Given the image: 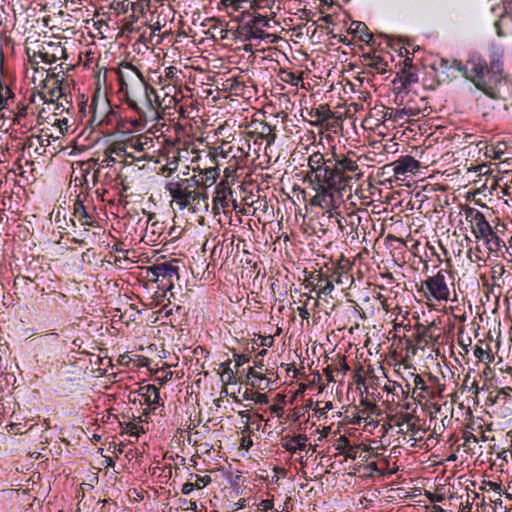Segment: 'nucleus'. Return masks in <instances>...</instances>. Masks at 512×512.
Listing matches in <instances>:
<instances>
[{
	"mask_svg": "<svg viewBox=\"0 0 512 512\" xmlns=\"http://www.w3.org/2000/svg\"><path fill=\"white\" fill-rule=\"evenodd\" d=\"M360 156L354 151L323 154L311 153L307 159V171L304 181L314 191L310 205L320 207L330 213V217L342 203V194L347 187L358 182L363 172L358 164Z\"/></svg>",
	"mask_w": 512,
	"mask_h": 512,
	"instance_id": "nucleus-1",
	"label": "nucleus"
},
{
	"mask_svg": "<svg viewBox=\"0 0 512 512\" xmlns=\"http://www.w3.org/2000/svg\"><path fill=\"white\" fill-rule=\"evenodd\" d=\"M461 75L472 82L475 87L491 99L509 100L512 83L504 75L503 54L493 51L489 61L479 54H471L463 63L453 59L450 64Z\"/></svg>",
	"mask_w": 512,
	"mask_h": 512,
	"instance_id": "nucleus-2",
	"label": "nucleus"
},
{
	"mask_svg": "<svg viewBox=\"0 0 512 512\" xmlns=\"http://www.w3.org/2000/svg\"><path fill=\"white\" fill-rule=\"evenodd\" d=\"M119 92L124 102L135 112L140 120L155 121L160 117L162 103L153 86L145 79L141 71L131 63L120 64L118 71Z\"/></svg>",
	"mask_w": 512,
	"mask_h": 512,
	"instance_id": "nucleus-3",
	"label": "nucleus"
},
{
	"mask_svg": "<svg viewBox=\"0 0 512 512\" xmlns=\"http://www.w3.org/2000/svg\"><path fill=\"white\" fill-rule=\"evenodd\" d=\"M198 186L196 176L185 178L177 175L165 184V190L171 197V203L180 211L187 209L191 213H200L207 211L209 204L207 193L199 190Z\"/></svg>",
	"mask_w": 512,
	"mask_h": 512,
	"instance_id": "nucleus-4",
	"label": "nucleus"
},
{
	"mask_svg": "<svg viewBox=\"0 0 512 512\" xmlns=\"http://www.w3.org/2000/svg\"><path fill=\"white\" fill-rule=\"evenodd\" d=\"M260 126L261 130L258 133L249 131L244 133L239 139L233 138L235 143L231 145L228 157L229 162L236 163L238 166H246L251 149V140H253L254 145L258 144V139L266 140L267 146H270L274 142L276 135L272 133L271 126L263 123H261Z\"/></svg>",
	"mask_w": 512,
	"mask_h": 512,
	"instance_id": "nucleus-5",
	"label": "nucleus"
},
{
	"mask_svg": "<svg viewBox=\"0 0 512 512\" xmlns=\"http://www.w3.org/2000/svg\"><path fill=\"white\" fill-rule=\"evenodd\" d=\"M450 284L453 285L449 272L441 269L422 281L418 292L427 301L447 302L450 299Z\"/></svg>",
	"mask_w": 512,
	"mask_h": 512,
	"instance_id": "nucleus-6",
	"label": "nucleus"
},
{
	"mask_svg": "<svg viewBox=\"0 0 512 512\" xmlns=\"http://www.w3.org/2000/svg\"><path fill=\"white\" fill-rule=\"evenodd\" d=\"M276 22L267 16H253L239 26V34L245 40H260L267 44H273L277 41V36L270 33Z\"/></svg>",
	"mask_w": 512,
	"mask_h": 512,
	"instance_id": "nucleus-7",
	"label": "nucleus"
},
{
	"mask_svg": "<svg viewBox=\"0 0 512 512\" xmlns=\"http://www.w3.org/2000/svg\"><path fill=\"white\" fill-rule=\"evenodd\" d=\"M34 100L35 95L32 94L28 99L17 101L15 107L9 110L8 114L2 113V117L11 119L12 124L20 129L30 131L36 121L34 107L32 106Z\"/></svg>",
	"mask_w": 512,
	"mask_h": 512,
	"instance_id": "nucleus-8",
	"label": "nucleus"
},
{
	"mask_svg": "<svg viewBox=\"0 0 512 512\" xmlns=\"http://www.w3.org/2000/svg\"><path fill=\"white\" fill-rule=\"evenodd\" d=\"M128 148L135 154V161L151 160L154 153L155 145L158 140L148 134H139L126 138Z\"/></svg>",
	"mask_w": 512,
	"mask_h": 512,
	"instance_id": "nucleus-9",
	"label": "nucleus"
},
{
	"mask_svg": "<svg viewBox=\"0 0 512 512\" xmlns=\"http://www.w3.org/2000/svg\"><path fill=\"white\" fill-rule=\"evenodd\" d=\"M43 90L39 92V96L45 103H56L57 106L64 108V101L68 103L67 95L59 81L55 78H49V74L41 80L39 85Z\"/></svg>",
	"mask_w": 512,
	"mask_h": 512,
	"instance_id": "nucleus-10",
	"label": "nucleus"
},
{
	"mask_svg": "<svg viewBox=\"0 0 512 512\" xmlns=\"http://www.w3.org/2000/svg\"><path fill=\"white\" fill-rule=\"evenodd\" d=\"M413 384V395L416 394V398L419 399L434 398L444 390V385L440 384L439 379L431 374H429L427 381L419 374L414 375Z\"/></svg>",
	"mask_w": 512,
	"mask_h": 512,
	"instance_id": "nucleus-11",
	"label": "nucleus"
},
{
	"mask_svg": "<svg viewBox=\"0 0 512 512\" xmlns=\"http://www.w3.org/2000/svg\"><path fill=\"white\" fill-rule=\"evenodd\" d=\"M147 277L152 282H163V280L179 281V267L173 262H161L148 267Z\"/></svg>",
	"mask_w": 512,
	"mask_h": 512,
	"instance_id": "nucleus-12",
	"label": "nucleus"
},
{
	"mask_svg": "<svg viewBox=\"0 0 512 512\" xmlns=\"http://www.w3.org/2000/svg\"><path fill=\"white\" fill-rule=\"evenodd\" d=\"M392 171L398 180H404L409 174H415L420 168V163L410 155L402 156L394 162L385 166Z\"/></svg>",
	"mask_w": 512,
	"mask_h": 512,
	"instance_id": "nucleus-13",
	"label": "nucleus"
},
{
	"mask_svg": "<svg viewBox=\"0 0 512 512\" xmlns=\"http://www.w3.org/2000/svg\"><path fill=\"white\" fill-rule=\"evenodd\" d=\"M39 54L42 63L51 65L58 60L66 59V49L60 41H44L39 46Z\"/></svg>",
	"mask_w": 512,
	"mask_h": 512,
	"instance_id": "nucleus-14",
	"label": "nucleus"
},
{
	"mask_svg": "<svg viewBox=\"0 0 512 512\" xmlns=\"http://www.w3.org/2000/svg\"><path fill=\"white\" fill-rule=\"evenodd\" d=\"M72 225L75 227L76 223L81 226L93 227L96 224V217L94 208L89 209L78 196L73 204V218L71 219Z\"/></svg>",
	"mask_w": 512,
	"mask_h": 512,
	"instance_id": "nucleus-15",
	"label": "nucleus"
},
{
	"mask_svg": "<svg viewBox=\"0 0 512 512\" xmlns=\"http://www.w3.org/2000/svg\"><path fill=\"white\" fill-rule=\"evenodd\" d=\"M466 219L470 222L471 232L475 239L481 238L491 228L484 214L479 210L469 208L466 211Z\"/></svg>",
	"mask_w": 512,
	"mask_h": 512,
	"instance_id": "nucleus-16",
	"label": "nucleus"
},
{
	"mask_svg": "<svg viewBox=\"0 0 512 512\" xmlns=\"http://www.w3.org/2000/svg\"><path fill=\"white\" fill-rule=\"evenodd\" d=\"M476 240L483 242L488 254L504 256L505 242L500 238L497 228L492 229L491 227L481 238Z\"/></svg>",
	"mask_w": 512,
	"mask_h": 512,
	"instance_id": "nucleus-17",
	"label": "nucleus"
},
{
	"mask_svg": "<svg viewBox=\"0 0 512 512\" xmlns=\"http://www.w3.org/2000/svg\"><path fill=\"white\" fill-rule=\"evenodd\" d=\"M133 401H139L141 404L144 403L149 407L159 404L160 402V393L159 389L155 385H143L140 386L139 389L133 393Z\"/></svg>",
	"mask_w": 512,
	"mask_h": 512,
	"instance_id": "nucleus-18",
	"label": "nucleus"
},
{
	"mask_svg": "<svg viewBox=\"0 0 512 512\" xmlns=\"http://www.w3.org/2000/svg\"><path fill=\"white\" fill-rule=\"evenodd\" d=\"M127 146L128 143L126 139L124 141H116L108 147L107 153H110L111 156L115 155L126 165L132 164L135 161V154H133Z\"/></svg>",
	"mask_w": 512,
	"mask_h": 512,
	"instance_id": "nucleus-19",
	"label": "nucleus"
},
{
	"mask_svg": "<svg viewBox=\"0 0 512 512\" xmlns=\"http://www.w3.org/2000/svg\"><path fill=\"white\" fill-rule=\"evenodd\" d=\"M281 446L291 454H297L307 449L308 437L305 434L286 436L282 439Z\"/></svg>",
	"mask_w": 512,
	"mask_h": 512,
	"instance_id": "nucleus-20",
	"label": "nucleus"
},
{
	"mask_svg": "<svg viewBox=\"0 0 512 512\" xmlns=\"http://www.w3.org/2000/svg\"><path fill=\"white\" fill-rule=\"evenodd\" d=\"M16 95L12 88L6 83L5 79L0 78V111L6 114L11 110V106L16 103Z\"/></svg>",
	"mask_w": 512,
	"mask_h": 512,
	"instance_id": "nucleus-21",
	"label": "nucleus"
},
{
	"mask_svg": "<svg viewBox=\"0 0 512 512\" xmlns=\"http://www.w3.org/2000/svg\"><path fill=\"white\" fill-rule=\"evenodd\" d=\"M178 84L165 83L162 90L165 91L163 99L160 100L162 103V110L171 108L179 103L182 99L181 93L177 90Z\"/></svg>",
	"mask_w": 512,
	"mask_h": 512,
	"instance_id": "nucleus-22",
	"label": "nucleus"
},
{
	"mask_svg": "<svg viewBox=\"0 0 512 512\" xmlns=\"http://www.w3.org/2000/svg\"><path fill=\"white\" fill-rule=\"evenodd\" d=\"M418 82V75L413 70L400 69L396 78L393 80L395 89L399 91L407 89L410 85Z\"/></svg>",
	"mask_w": 512,
	"mask_h": 512,
	"instance_id": "nucleus-23",
	"label": "nucleus"
},
{
	"mask_svg": "<svg viewBox=\"0 0 512 512\" xmlns=\"http://www.w3.org/2000/svg\"><path fill=\"white\" fill-rule=\"evenodd\" d=\"M154 216L150 215L148 218V224L145 229V233L143 236V239H145L147 242H157L160 238V236L163 234V224L159 223L158 221H153Z\"/></svg>",
	"mask_w": 512,
	"mask_h": 512,
	"instance_id": "nucleus-24",
	"label": "nucleus"
},
{
	"mask_svg": "<svg viewBox=\"0 0 512 512\" xmlns=\"http://www.w3.org/2000/svg\"><path fill=\"white\" fill-rule=\"evenodd\" d=\"M473 355L478 362L489 364L494 361V355L491 351L490 345L485 341H478L473 348Z\"/></svg>",
	"mask_w": 512,
	"mask_h": 512,
	"instance_id": "nucleus-25",
	"label": "nucleus"
},
{
	"mask_svg": "<svg viewBox=\"0 0 512 512\" xmlns=\"http://www.w3.org/2000/svg\"><path fill=\"white\" fill-rule=\"evenodd\" d=\"M164 157L166 164H172L176 170L178 169L179 163L181 161V151L174 143H168L164 147Z\"/></svg>",
	"mask_w": 512,
	"mask_h": 512,
	"instance_id": "nucleus-26",
	"label": "nucleus"
},
{
	"mask_svg": "<svg viewBox=\"0 0 512 512\" xmlns=\"http://www.w3.org/2000/svg\"><path fill=\"white\" fill-rule=\"evenodd\" d=\"M310 115L313 118V123L317 125L334 117V113L330 110L328 105H319L317 108L311 110Z\"/></svg>",
	"mask_w": 512,
	"mask_h": 512,
	"instance_id": "nucleus-27",
	"label": "nucleus"
},
{
	"mask_svg": "<svg viewBox=\"0 0 512 512\" xmlns=\"http://www.w3.org/2000/svg\"><path fill=\"white\" fill-rule=\"evenodd\" d=\"M366 66L375 70L379 74H385L387 72L388 64L380 55H364Z\"/></svg>",
	"mask_w": 512,
	"mask_h": 512,
	"instance_id": "nucleus-28",
	"label": "nucleus"
},
{
	"mask_svg": "<svg viewBox=\"0 0 512 512\" xmlns=\"http://www.w3.org/2000/svg\"><path fill=\"white\" fill-rule=\"evenodd\" d=\"M219 166L220 162L217 161L215 167L204 169L200 173L201 179L199 180V183L201 182L206 187L213 185L219 177Z\"/></svg>",
	"mask_w": 512,
	"mask_h": 512,
	"instance_id": "nucleus-29",
	"label": "nucleus"
},
{
	"mask_svg": "<svg viewBox=\"0 0 512 512\" xmlns=\"http://www.w3.org/2000/svg\"><path fill=\"white\" fill-rule=\"evenodd\" d=\"M231 145V141H222L220 145L212 147L209 151V154L213 157L214 160H216V162L219 161V158L228 160Z\"/></svg>",
	"mask_w": 512,
	"mask_h": 512,
	"instance_id": "nucleus-30",
	"label": "nucleus"
},
{
	"mask_svg": "<svg viewBox=\"0 0 512 512\" xmlns=\"http://www.w3.org/2000/svg\"><path fill=\"white\" fill-rule=\"evenodd\" d=\"M420 111V108H414L409 105H406L400 109H392L393 122H400L406 117H416L420 114Z\"/></svg>",
	"mask_w": 512,
	"mask_h": 512,
	"instance_id": "nucleus-31",
	"label": "nucleus"
},
{
	"mask_svg": "<svg viewBox=\"0 0 512 512\" xmlns=\"http://www.w3.org/2000/svg\"><path fill=\"white\" fill-rule=\"evenodd\" d=\"M138 420H139L138 423H136L134 421H129V422L121 424L122 432L129 434L130 436H134L136 438H138L141 434H144L145 430H144L143 426L140 425V423L143 422L142 416H139Z\"/></svg>",
	"mask_w": 512,
	"mask_h": 512,
	"instance_id": "nucleus-32",
	"label": "nucleus"
},
{
	"mask_svg": "<svg viewBox=\"0 0 512 512\" xmlns=\"http://www.w3.org/2000/svg\"><path fill=\"white\" fill-rule=\"evenodd\" d=\"M261 0H222V3L227 8H232L234 11L245 8V4H248L249 8L260 7Z\"/></svg>",
	"mask_w": 512,
	"mask_h": 512,
	"instance_id": "nucleus-33",
	"label": "nucleus"
},
{
	"mask_svg": "<svg viewBox=\"0 0 512 512\" xmlns=\"http://www.w3.org/2000/svg\"><path fill=\"white\" fill-rule=\"evenodd\" d=\"M50 144L49 136L48 135H32L27 138V140L24 143V148L31 149L32 147H38L42 148L45 151V148Z\"/></svg>",
	"mask_w": 512,
	"mask_h": 512,
	"instance_id": "nucleus-34",
	"label": "nucleus"
},
{
	"mask_svg": "<svg viewBox=\"0 0 512 512\" xmlns=\"http://www.w3.org/2000/svg\"><path fill=\"white\" fill-rule=\"evenodd\" d=\"M370 447L364 446L361 447L360 445L350 446L349 449L345 452L346 458L355 460L356 458H368V453L370 451Z\"/></svg>",
	"mask_w": 512,
	"mask_h": 512,
	"instance_id": "nucleus-35",
	"label": "nucleus"
},
{
	"mask_svg": "<svg viewBox=\"0 0 512 512\" xmlns=\"http://www.w3.org/2000/svg\"><path fill=\"white\" fill-rule=\"evenodd\" d=\"M180 74H181V71L179 69H177L175 66H169V67L165 68L164 76H161L160 79H161V81H164L167 83L180 84L181 83Z\"/></svg>",
	"mask_w": 512,
	"mask_h": 512,
	"instance_id": "nucleus-36",
	"label": "nucleus"
},
{
	"mask_svg": "<svg viewBox=\"0 0 512 512\" xmlns=\"http://www.w3.org/2000/svg\"><path fill=\"white\" fill-rule=\"evenodd\" d=\"M231 360H227L220 364L221 371V379L226 384L235 383V374L238 372L233 371L230 367Z\"/></svg>",
	"mask_w": 512,
	"mask_h": 512,
	"instance_id": "nucleus-37",
	"label": "nucleus"
},
{
	"mask_svg": "<svg viewBox=\"0 0 512 512\" xmlns=\"http://www.w3.org/2000/svg\"><path fill=\"white\" fill-rule=\"evenodd\" d=\"M419 420L416 419L415 421H413V423L411 425H409L406 429V434H409L410 435V441H412V446H414L416 444L417 441L419 440H422L423 438V433H425V430L421 429L418 425H417V422Z\"/></svg>",
	"mask_w": 512,
	"mask_h": 512,
	"instance_id": "nucleus-38",
	"label": "nucleus"
},
{
	"mask_svg": "<svg viewBox=\"0 0 512 512\" xmlns=\"http://www.w3.org/2000/svg\"><path fill=\"white\" fill-rule=\"evenodd\" d=\"M161 26L160 23L157 22L150 26V33L149 37L146 39V42L152 46L159 45L163 39V35H160L157 33V31H160Z\"/></svg>",
	"mask_w": 512,
	"mask_h": 512,
	"instance_id": "nucleus-39",
	"label": "nucleus"
},
{
	"mask_svg": "<svg viewBox=\"0 0 512 512\" xmlns=\"http://www.w3.org/2000/svg\"><path fill=\"white\" fill-rule=\"evenodd\" d=\"M225 90H229L231 93L238 95L243 90V83L235 78H228L223 84Z\"/></svg>",
	"mask_w": 512,
	"mask_h": 512,
	"instance_id": "nucleus-40",
	"label": "nucleus"
},
{
	"mask_svg": "<svg viewBox=\"0 0 512 512\" xmlns=\"http://www.w3.org/2000/svg\"><path fill=\"white\" fill-rule=\"evenodd\" d=\"M281 79L284 82L289 83L293 86H298L299 82L302 81L301 75H297L296 73H294L292 71H286V70L281 71Z\"/></svg>",
	"mask_w": 512,
	"mask_h": 512,
	"instance_id": "nucleus-41",
	"label": "nucleus"
},
{
	"mask_svg": "<svg viewBox=\"0 0 512 512\" xmlns=\"http://www.w3.org/2000/svg\"><path fill=\"white\" fill-rule=\"evenodd\" d=\"M355 25L354 31L360 33V39L365 42H369L372 39V34L367 32V26L362 22H353L352 26Z\"/></svg>",
	"mask_w": 512,
	"mask_h": 512,
	"instance_id": "nucleus-42",
	"label": "nucleus"
},
{
	"mask_svg": "<svg viewBox=\"0 0 512 512\" xmlns=\"http://www.w3.org/2000/svg\"><path fill=\"white\" fill-rule=\"evenodd\" d=\"M227 194H231V191L227 190L226 188L220 189L219 187H217L216 196L214 197L215 206H218V204H220V206L222 208H225L227 206V202H226Z\"/></svg>",
	"mask_w": 512,
	"mask_h": 512,
	"instance_id": "nucleus-43",
	"label": "nucleus"
},
{
	"mask_svg": "<svg viewBox=\"0 0 512 512\" xmlns=\"http://www.w3.org/2000/svg\"><path fill=\"white\" fill-rule=\"evenodd\" d=\"M29 62L33 66L36 72H39V64L42 62L40 59L39 49L32 50L31 48L26 49Z\"/></svg>",
	"mask_w": 512,
	"mask_h": 512,
	"instance_id": "nucleus-44",
	"label": "nucleus"
},
{
	"mask_svg": "<svg viewBox=\"0 0 512 512\" xmlns=\"http://www.w3.org/2000/svg\"><path fill=\"white\" fill-rule=\"evenodd\" d=\"M462 438L464 439L463 447L466 448V451L471 450V444L478 442V438L468 430L463 431Z\"/></svg>",
	"mask_w": 512,
	"mask_h": 512,
	"instance_id": "nucleus-45",
	"label": "nucleus"
},
{
	"mask_svg": "<svg viewBox=\"0 0 512 512\" xmlns=\"http://www.w3.org/2000/svg\"><path fill=\"white\" fill-rule=\"evenodd\" d=\"M316 286L319 288L318 290V297L324 295V296H327V295H330L331 292L334 290V284H333V281L328 279V281H325V284L324 285H321V284H316Z\"/></svg>",
	"mask_w": 512,
	"mask_h": 512,
	"instance_id": "nucleus-46",
	"label": "nucleus"
},
{
	"mask_svg": "<svg viewBox=\"0 0 512 512\" xmlns=\"http://www.w3.org/2000/svg\"><path fill=\"white\" fill-rule=\"evenodd\" d=\"M416 418L411 413H402L398 416L397 421L395 423L396 426L406 425L407 427L415 421Z\"/></svg>",
	"mask_w": 512,
	"mask_h": 512,
	"instance_id": "nucleus-47",
	"label": "nucleus"
},
{
	"mask_svg": "<svg viewBox=\"0 0 512 512\" xmlns=\"http://www.w3.org/2000/svg\"><path fill=\"white\" fill-rule=\"evenodd\" d=\"M176 280H163V282H156L158 289L161 291V296L164 297L167 291L173 289Z\"/></svg>",
	"mask_w": 512,
	"mask_h": 512,
	"instance_id": "nucleus-48",
	"label": "nucleus"
},
{
	"mask_svg": "<svg viewBox=\"0 0 512 512\" xmlns=\"http://www.w3.org/2000/svg\"><path fill=\"white\" fill-rule=\"evenodd\" d=\"M334 369H335V372L337 373V375H341L342 377H344L346 375V373L349 371L350 367L348 366L345 358L341 359L335 366H333ZM343 378L340 379V381H342Z\"/></svg>",
	"mask_w": 512,
	"mask_h": 512,
	"instance_id": "nucleus-49",
	"label": "nucleus"
},
{
	"mask_svg": "<svg viewBox=\"0 0 512 512\" xmlns=\"http://www.w3.org/2000/svg\"><path fill=\"white\" fill-rule=\"evenodd\" d=\"M227 163H228V165L224 169V176L226 179L233 177L238 169H243L245 167V166H238V165H236V163L229 162V161Z\"/></svg>",
	"mask_w": 512,
	"mask_h": 512,
	"instance_id": "nucleus-50",
	"label": "nucleus"
},
{
	"mask_svg": "<svg viewBox=\"0 0 512 512\" xmlns=\"http://www.w3.org/2000/svg\"><path fill=\"white\" fill-rule=\"evenodd\" d=\"M195 478H196V481H195L196 489H202L205 486H207L208 484H210L212 481L211 477L208 475H206V476L195 475Z\"/></svg>",
	"mask_w": 512,
	"mask_h": 512,
	"instance_id": "nucleus-51",
	"label": "nucleus"
},
{
	"mask_svg": "<svg viewBox=\"0 0 512 512\" xmlns=\"http://www.w3.org/2000/svg\"><path fill=\"white\" fill-rule=\"evenodd\" d=\"M350 443H349V440L347 437L345 436H341L338 440V444H337V450L341 453V454H345V452L349 449L350 447Z\"/></svg>",
	"mask_w": 512,
	"mask_h": 512,
	"instance_id": "nucleus-52",
	"label": "nucleus"
},
{
	"mask_svg": "<svg viewBox=\"0 0 512 512\" xmlns=\"http://www.w3.org/2000/svg\"><path fill=\"white\" fill-rule=\"evenodd\" d=\"M434 341V338L431 334H429V331L428 330H424L418 337V343L419 344H424V345H428L430 344L431 342Z\"/></svg>",
	"mask_w": 512,
	"mask_h": 512,
	"instance_id": "nucleus-53",
	"label": "nucleus"
},
{
	"mask_svg": "<svg viewBox=\"0 0 512 512\" xmlns=\"http://www.w3.org/2000/svg\"><path fill=\"white\" fill-rule=\"evenodd\" d=\"M234 360H235V368L238 371V369L242 365H244L245 363H247L249 361V358H248V356H246L244 354H236V353H234Z\"/></svg>",
	"mask_w": 512,
	"mask_h": 512,
	"instance_id": "nucleus-54",
	"label": "nucleus"
},
{
	"mask_svg": "<svg viewBox=\"0 0 512 512\" xmlns=\"http://www.w3.org/2000/svg\"><path fill=\"white\" fill-rule=\"evenodd\" d=\"M323 373L324 375L326 376V379L327 381L330 383V382H336L337 380L335 379V376H334V373H335V369L333 367V365H328L326 368L323 369Z\"/></svg>",
	"mask_w": 512,
	"mask_h": 512,
	"instance_id": "nucleus-55",
	"label": "nucleus"
},
{
	"mask_svg": "<svg viewBox=\"0 0 512 512\" xmlns=\"http://www.w3.org/2000/svg\"><path fill=\"white\" fill-rule=\"evenodd\" d=\"M251 400H253L255 403L259 404H267L268 403V397L266 394L255 392L253 393Z\"/></svg>",
	"mask_w": 512,
	"mask_h": 512,
	"instance_id": "nucleus-56",
	"label": "nucleus"
},
{
	"mask_svg": "<svg viewBox=\"0 0 512 512\" xmlns=\"http://www.w3.org/2000/svg\"><path fill=\"white\" fill-rule=\"evenodd\" d=\"M238 415L245 420L244 422V428L245 430H248L250 428V420H251V415H250V412L248 410H241L238 412Z\"/></svg>",
	"mask_w": 512,
	"mask_h": 512,
	"instance_id": "nucleus-57",
	"label": "nucleus"
},
{
	"mask_svg": "<svg viewBox=\"0 0 512 512\" xmlns=\"http://www.w3.org/2000/svg\"><path fill=\"white\" fill-rule=\"evenodd\" d=\"M425 496L430 500V502L432 503H435V502H442L444 500V496L441 495V494H436V493H432V492H428L426 491L425 492Z\"/></svg>",
	"mask_w": 512,
	"mask_h": 512,
	"instance_id": "nucleus-58",
	"label": "nucleus"
},
{
	"mask_svg": "<svg viewBox=\"0 0 512 512\" xmlns=\"http://www.w3.org/2000/svg\"><path fill=\"white\" fill-rule=\"evenodd\" d=\"M176 171V169L174 167H172V164H164L161 168H160V173L162 175H165L167 177L171 176L174 172Z\"/></svg>",
	"mask_w": 512,
	"mask_h": 512,
	"instance_id": "nucleus-59",
	"label": "nucleus"
},
{
	"mask_svg": "<svg viewBox=\"0 0 512 512\" xmlns=\"http://www.w3.org/2000/svg\"><path fill=\"white\" fill-rule=\"evenodd\" d=\"M260 345L264 347H271L274 343V338L271 335L260 336Z\"/></svg>",
	"mask_w": 512,
	"mask_h": 512,
	"instance_id": "nucleus-60",
	"label": "nucleus"
},
{
	"mask_svg": "<svg viewBox=\"0 0 512 512\" xmlns=\"http://www.w3.org/2000/svg\"><path fill=\"white\" fill-rule=\"evenodd\" d=\"M247 375L250 378H256V379H259V380H264L265 379V377L262 375V373L258 372L255 367H250L248 369Z\"/></svg>",
	"mask_w": 512,
	"mask_h": 512,
	"instance_id": "nucleus-61",
	"label": "nucleus"
},
{
	"mask_svg": "<svg viewBox=\"0 0 512 512\" xmlns=\"http://www.w3.org/2000/svg\"><path fill=\"white\" fill-rule=\"evenodd\" d=\"M269 410L272 414H274L276 417L281 418L283 416V408L277 404H273L269 407Z\"/></svg>",
	"mask_w": 512,
	"mask_h": 512,
	"instance_id": "nucleus-62",
	"label": "nucleus"
},
{
	"mask_svg": "<svg viewBox=\"0 0 512 512\" xmlns=\"http://www.w3.org/2000/svg\"><path fill=\"white\" fill-rule=\"evenodd\" d=\"M259 507L262 511H269L273 508V501L270 499L262 500L259 504Z\"/></svg>",
	"mask_w": 512,
	"mask_h": 512,
	"instance_id": "nucleus-63",
	"label": "nucleus"
},
{
	"mask_svg": "<svg viewBox=\"0 0 512 512\" xmlns=\"http://www.w3.org/2000/svg\"><path fill=\"white\" fill-rule=\"evenodd\" d=\"M498 458L503 462L508 463L509 459H512V452L510 450H502L498 453Z\"/></svg>",
	"mask_w": 512,
	"mask_h": 512,
	"instance_id": "nucleus-64",
	"label": "nucleus"
}]
</instances>
